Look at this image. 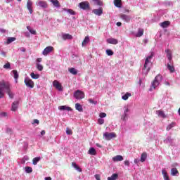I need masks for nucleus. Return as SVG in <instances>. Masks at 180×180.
I'll return each instance as SVG.
<instances>
[{"label":"nucleus","instance_id":"nucleus-1","mask_svg":"<svg viewBox=\"0 0 180 180\" xmlns=\"http://www.w3.org/2000/svg\"><path fill=\"white\" fill-rule=\"evenodd\" d=\"M0 85H1V86H5L6 92L8 95L9 98L11 99H13L14 94L12 92V90H11V83L6 82L5 80H1L0 81Z\"/></svg>","mask_w":180,"mask_h":180},{"label":"nucleus","instance_id":"nucleus-2","mask_svg":"<svg viewBox=\"0 0 180 180\" xmlns=\"http://www.w3.org/2000/svg\"><path fill=\"white\" fill-rule=\"evenodd\" d=\"M153 57H154V53H151L150 56H148L145 60V64L143 65L142 72V74L144 75H147L148 74V71H150V68H147V65L151 63V58H153Z\"/></svg>","mask_w":180,"mask_h":180},{"label":"nucleus","instance_id":"nucleus-3","mask_svg":"<svg viewBox=\"0 0 180 180\" xmlns=\"http://www.w3.org/2000/svg\"><path fill=\"white\" fill-rule=\"evenodd\" d=\"M161 79H162V77L160 75H157L155 77L154 81L152 83V85L150 86V88L149 89V91L151 92V91H153V89H155V88H157V86H158L160 85V81H161Z\"/></svg>","mask_w":180,"mask_h":180},{"label":"nucleus","instance_id":"nucleus-4","mask_svg":"<svg viewBox=\"0 0 180 180\" xmlns=\"http://www.w3.org/2000/svg\"><path fill=\"white\" fill-rule=\"evenodd\" d=\"M78 6L80 9H82L83 11H89V9H91L89 2L86 1H82L79 4Z\"/></svg>","mask_w":180,"mask_h":180},{"label":"nucleus","instance_id":"nucleus-5","mask_svg":"<svg viewBox=\"0 0 180 180\" xmlns=\"http://www.w3.org/2000/svg\"><path fill=\"white\" fill-rule=\"evenodd\" d=\"M74 98L77 100L84 99L85 98V93L81 90H77L74 93Z\"/></svg>","mask_w":180,"mask_h":180},{"label":"nucleus","instance_id":"nucleus-6","mask_svg":"<svg viewBox=\"0 0 180 180\" xmlns=\"http://www.w3.org/2000/svg\"><path fill=\"white\" fill-rule=\"evenodd\" d=\"M105 140L109 141L116 137V134L114 132H105L103 134Z\"/></svg>","mask_w":180,"mask_h":180},{"label":"nucleus","instance_id":"nucleus-7","mask_svg":"<svg viewBox=\"0 0 180 180\" xmlns=\"http://www.w3.org/2000/svg\"><path fill=\"white\" fill-rule=\"evenodd\" d=\"M24 82L27 88H34V82L29 78H25Z\"/></svg>","mask_w":180,"mask_h":180},{"label":"nucleus","instance_id":"nucleus-8","mask_svg":"<svg viewBox=\"0 0 180 180\" xmlns=\"http://www.w3.org/2000/svg\"><path fill=\"white\" fill-rule=\"evenodd\" d=\"M27 9H28L30 13H33V1L32 0H27Z\"/></svg>","mask_w":180,"mask_h":180},{"label":"nucleus","instance_id":"nucleus-9","mask_svg":"<svg viewBox=\"0 0 180 180\" xmlns=\"http://www.w3.org/2000/svg\"><path fill=\"white\" fill-rule=\"evenodd\" d=\"M53 50H54V48L53 46H47L46 47L43 52L42 54L43 56H47L49 53H51V51H53Z\"/></svg>","mask_w":180,"mask_h":180},{"label":"nucleus","instance_id":"nucleus-10","mask_svg":"<svg viewBox=\"0 0 180 180\" xmlns=\"http://www.w3.org/2000/svg\"><path fill=\"white\" fill-rule=\"evenodd\" d=\"M92 12L96 16H101L103 14V9L102 8L93 9Z\"/></svg>","mask_w":180,"mask_h":180},{"label":"nucleus","instance_id":"nucleus-11","mask_svg":"<svg viewBox=\"0 0 180 180\" xmlns=\"http://www.w3.org/2000/svg\"><path fill=\"white\" fill-rule=\"evenodd\" d=\"M53 86L54 88L58 89V91H63V86H61V84L58 82V81L55 80L53 82Z\"/></svg>","mask_w":180,"mask_h":180},{"label":"nucleus","instance_id":"nucleus-12","mask_svg":"<svg viewBox=\"0 0 180 180\" xmlns=\"http://www.w3.org/2000/svg\"><path fill=\"white\" fill-rule=\"evenodd\" d=\"M120 18L124 22H126L127 23H129L130 20H131V17L130 15H127L126 14H122L120 15Z\"/></svg>","mask_w":180,"mask_h":180},{"label":"nucleus","instance_id":"nucleus-13","mask_svg":"<svg viewBox=\"0 0 180 180\" xmlns=\"http://www.w3.org/2000/svg\"><path fill=\"white\" fill-rule=\"evenodd\" d=\"M156 115H158L159 117H162V119H167V115H165V113L162 110H157Z\"/></svg>","mask_w":180,"mask_h":180},{"label":"nucleus","instance_id":"nucleus-14","mask_svg":"<svg viewBox=\"0 0 180 180\" xmlns=\"http://www.w3.org/2000/svg\"><path fill=\"white\" fill-rule=\"evenodd\" d=\"M38 5L39 6H41V8H43L44 9H46L49 6V4H47V2L44 1H39L38 3Z\"/></svg>","mask_w":180,"mask_h":180},{"label":"nucleus","instance_id":"nucleus-15","mask_svg":"<svg viewBox=\"0 0 180 180\" xmlns=\"http://www.w3.org/2000/svg\"><path fill=\"white\" fill-rule=\"evenodd\" d=\"M112 161H114V162H118L119 161H123V156H122L120 155H117L112 158Z\"/></svg>","mask_w":180,"mask_h":180},{"label":"nucleus","instance_id":"nucleus-16","mask_svg":"<svg viewBox=\"0 0 180 180\" xmlns=\"http://www.w3.org/2000/svg\"><path fill=\"white\" fill-rule=\"evenodd\" d=\"M107 43H109V44H117L119 41L115 38H109L107 39Z\"/></svg>","mask_w":180,"mask_h":180},{"label":"nucleus","instance_id":"nucleus-17","mask_svg":"<svg viewBox=\"0 0 180 180\" xmlns=\"http://www.w3.org/2000/svg\"><path fill=\"white\" fill-rule=\"evenodd\" d=\"M165 53H167V60H169V63L171 64L172 61V54L171 53V52H169V50L168 49L165 50Z\"/></svg>","mask_w":180,"mask_h":180},{"label":"nucleus","instance_id":"nucleus-18","mask_svg":"<svg viewBox=\"0 0 180 180\" xmlns=\"http://www.w3.org/2000/svg\"><path fill=\"white\" fill-rule=\"evenodd\" d=\"M162 174L163 176V179L170 180L169 176H168V173L167 172V170H165V169H162Z\"/></svg>","mask_w":180,"mask_h":180},{"label":"nucleus","instance_id":"nucleus-19","mask_svg":"<svg viewBox=\"0 0 180 180\" xmlns=\"http://www.w3.org/2000/svg\"><path fill=\"white\" fill-rule=\"evenodd\" d=\"M72 167H73L75 168V169L76 171H77V172H82V169H81V167H79V166H78V165H77V163L72 162Z\"/></svg>","mask_w":180,"mask_h":180},{"label":"nucleus","instance_id":"nucleus-20","mask_svg":"<svg viewBox=\"0 0 180 180\" xmlns=\"http://www.w3.org/2000/svg\"><path fill=\"white\" fill-rule=\"evenodd\" d=\"M75 109L76 110H78V112H84V108H82V105L79 103H77L75 104Z\"/></svg>","mask_w":180,"mask_h":180},{"label":"nucleus","instance_id":"nucleus-21","mask_svg":"<svg viewBox=\"0 0 180 180\" xmlns=\"http://www.w3.org/2000/svg\"><path fill=\"white\" fill-rule=\"evenodd\" d=\"M50 1L51 2V4H53L55 8H60V1H58V0H50Z\"/></svg>","mask_w":180,"mask_h":180},{"label":"nucleus","instance_id":"nucleus-22","mask_svg":"<svg viewBox=\"0 0 180 180\" xmlns=\"http://www.w3.org/2000/svg\"><path fill=\"white\" fill-rule=\"evenodd\" d=\"M114 5L116 8H122V0H114Z\"/></svg>","mask_w":180,"mask_h":180},{"label":"nucleus","instance_id":"nucleus-23","mask_svg":"<svg viewBox=\"0 0 180 180\" xmlns=\"http://www.w3.org/2000/svg\"><path fill=\"white\" fill-rule=\"evenodd\" d=\"M68 71L70 72V74H72V75H77L78 74V70H77V69L75 68H69Z\"/></svg>","mask_w":180,"mask_h":180},{"label":"nucleus","instance_id":"nucleus-24","mask_svg":"<svg viewBox=\"0 0 180 180\" xmlns=\"http://www.w3.org/2000/svg\"><path fill=\"white\" fill-rule=\"evenodd\" d=\"M88 154H90V155H96V150L94 148H90Z\"/></svg>","mask_w":180,"mask_h":180},{"label":"nucleus","instance_id":"nucleus-25","mask_svg":"<svg viewBox=\"0 0 180 180\" xmlns=\"http://www.w3.org/2000/svg\"><path fill=\"white\" fill-rule=\"evenodd\" d=\"M176 126V122H172L171 124L167 125L166 130H167V131H169V130H171V129H172V127H175Z\"/></svg>","mask_w":180,"mask_h":180},{"label":"nucleus","instance_id":"nucleus-26","mask_svg":"<svg viewBox=\"0 0 180 180\" xmlns=\"http://www.w3.org/2000/svg\"><path fill=\"white\" fill-rule=\"evenodd\" d=\"M4 89H5V86H2L0 85V99L4 98L5 93H4Z\"/></svg>","mask_w":180,"mask_h":180},{"label":"nucleus","instance_id":"nucleus-27","mask_svg":"<svg viewBox=\"0 0 180 180\" xmlns=\"http://www.w3.org/2000/svg\"><path fill=\"white\" fill-rule=\"evenodd\" d=\"M167 70L170 71V72H175V68L173 65H171V63H167Z\"/></svg>","mask_w":180,"mask_h":180},{"label":"nucleus","instance_id":"nucleus-28","mask_svg":"<svg viewBox=\"0 0 180 180\" xmlns=\"http://www.w3.org/2000/svg\"><path fill=\"white\" fill-rule=\"evenodd\" d=\"M146 160H147V153H143L141 155V162H144V161H146Z\"/></svg>","mask_w":180,"mask_h":180},{"label":"nucleus","instance_id":"nucleus-29","mask_svg":"<svg viewBox=\"0 0 180 180\" xmlns=\"http://www.w3.org/2000/svg\"><path fill=\"white\" fill-rule=\"evenodd\" d=\"M89 43V37H85L84 39L83 40V42L82 44V47L84 46H86V44Z\"/></svg>","mask_w":180,"mask_h":180},{"label":"nucleus","instance_id":"nucleus-30","mask_svg":"<svg viewBox=\"0 0 180 180\" xmlns=\"http://www.w3.org/2000/svg\"><path fill=\"white\" fill-rule=\"evenodd\" d=\"M129 96H131V93L127 92L124 96H122V99H123V101H127Z\"/></svg>","mask_w":180,"mask_h":180},{"label":"nucleus","instance_id":"nucleus-31","mask_svg":"<svg viewBox=\"0 0 180 180\" xmlns=\"http://www.w3.org/2000/svg\"><path fill=\"white\" fill-rule=\"evenodd\" d=\"M144 34V30L143 29H139L137 34H136V37H141Z\"/></svg>","mask_w":180,"mask_h":180},{"label":"nucleus","instance_id":"nucleus-32","mask_svg":"<svg viewBox=\"0 0 180 180\" xmlns=\"http://www.w3.org/2000/svg\"><path fill=\"white\" fill-rule=\"evenodd\" d=\"M16 109H18V102H14L12 104L11 110L13 112H16Z\"/></svg>","mask_w":180,"mask_h":180},{"label":"nucleus","instance_id":"nucleus-33","mask_svg":"<svg viewBox=\"0 0 180 180\" xmlns=\"http://www.w3.org/2000/svg\"><path fill=\"white\" fill-rule=\"evenodd\" d=\"M160 25L161 26V27L163 28L168 27V26H169V21H165L163 22H161Z\"/></svg>","mask_w":180,"mask_h":180},{"label":"nucleus","instance_id":"nucleus-34","mask_svg":"<svg viewBox=\"0 0 180 180\" xmlns=\"http://www.w3.org/2000/svg\"><path fill=\"white\" fill-rule=\"evenodd\" d=\"M176 174H179L178 169L176 168H172L171 169V175L172 176H175V175H176Z\"/></svg>","mask_w":180,"mask_h":180},{"label":"nucleus","instance_id":"nucleus-35","mask_svg":"<svg viewBox=\"0 0 180 180\" xmlns=\"http://www.w3.org/2000/svg\"><path fill=\"white\" fill-rule=\"evenodd\" d=\"M41 158L40 157H36L32 160V164L33 165H37V162L40 161Z\"/></svg>","mask_w":180,"mask_h":180},{"label":"nucleus","instance_id":"nucleus-36","mask_svg":"<svg viewBox=\"0 0 180 180\" xmlns=\"http://www.w3.org/2000/svg\"><path fill=\"white\" fill-rule=\"evenodd\" d=\"M94 3V5H97V6H102L103 5V4L102 3V1H101V0H91Z\"/></svg>","mask_w":180,"mask_h":180},{"label":"nucleus","instance_id":"nucleus-37","mask_svg":"<svg viewBox=\"0 0 180 180\" xmlns=\"http://www.w3.org/2000/svg\"><path fill=\"white\" fill-rule=\"evenodd\" d=\"M119 175L117 174H112L110 177H108V180H116Z\"/></svg>","mask_w":180,"mask_h":180},{"label":"nucleus","instance_id":"nucleus-38","mask_svg":"<svg viewBox=\"0 0 180 180\" xmlns=\"http://www.w3.org/2000/svg\"><path fill=\"white\" fill-rule=\"evenodd\" d=\"M30 76L33 79H39V77H40L39 74H34V72H32Z\"/></svg>","mask_w":180,"mask_h":180},{"label":"nucleus","instance_id":"nucleus-39","mask_svg":"<svg viewBox=\"0 0 180 180\" xmlns=\"http://www.w3.org/2000/svg\"><path fill=\"white\" fill-rule=\"evenodd\" d=\"M27 30H29L30 33H31V34H37V32H36V30L30 28V26H27Z\"/></svg>","mask_w":180,"mask_h":180},{"label":"nucleus","instance_id":"nucleus-40","mask_svg":"<svg viewBox=\"0 0 180 180\" xmlns=\"http://www.w3.org/2000/svg\"><path fill=\"white\" fill-rule=\"evenodd\" d=\"M15 40H16V38L15 37H8L7 39V44H11V43H13Z\"/></svg>","mask_w":180,"mask_h":180},{"label":"nucleus","instance_id":"nucleus-41","mask_svg":"<svg viewBox=\"0 0 180 180\" xmlns=\"http://www.w3.org/2000/svg\"><path fill=\"white\" fill-rule=\"evenodd\" d=\"M164 143H165L166 144H171V143H172V139H171V137L168 136L165 141Z\"/></svg>","mask_w":180,"mask_h":180},{"label":"nucleus","instance_id":"nucleus-42","mask_svg":"<svg viewBox=\"0 0 180 180\" xmlns=\"http://www.w3.org/2000/svg\"><path fill=\"white\" fill-rule=\"evenodd\" d=\"M105 53L107 54V56H113V54H115L113 51H112L111 49H107L105 51Z\"/></svg>","mask_w":180,"mask_h":180},{"label":"nucleus","instance_id":"nucleus-43","mask_svg":"<svg viewBox=\"0 0 180 180\" xmlns=\"http://www.w3.org/2000/svg\"><path fill=\"white\" fill-rule=\"evenodd\" d=\"M59 110H68V106L67 105H60L58 107Z\"/></svg>","mask_w":180,"mask_h":180},{"label":"nucleus","instance_id":"nucleus-44","mask_svg":"<svg viewBox=\"0 0 180 180\" xmlns=\"http://www.w3.org/2000/svg\"><path fill=\"white\" fill-rule=\"evenodd\" d=\"M12 72L14 75L15 79H18V78H19V74H18V71L14 70L12 71Z\"/></svg>","mask_w":180,"mask_h":180},{"label":"nucleus","instance_id":"nucleus-45","mask_svg":"<svg viewBox=\"0 0 180 180\" xmlns=\"http://www.w3.org/2000/svg\"><path fill=\"white\" fill-rule=\"evenodd\" d=\"M124 115L128 116V115H129L128 113H129V112H130V110H129V108H128L127 106H124Z\"/></svg>","mask_w":180,"mask_h":180},{"label":"nucleus","instance_id":"nucleus-46","mask_svg":"<svg viewBox=\"0 0 180 180\" xmlns=\"http://www.w3.org/2000/svg\"><path fill=\"white\" fill-rule=\"evenodd\" d=\"M36 67L39 71H43V65H41L40 63H37Z\"/></svg>","mask_w":180,"mask_h":180},{"label":"nucleus","instance_id":"nucleus-47","mask_svg":"<svg viewBox=\"0 0 180 180\" xmlns=\"http://www.w3.org/2000/svg\"><path fill=\"white\" fill-rule=\"evenodd\" d=\"M25 171L28 174H30V173L33 172V169H32V167H25Z\"/></svg>","mask_w":180,"mask_h":180},{"label":"nucleus","instance_id":"nucleus-48","mask_svg":"<svg viewBox=\"0 0 180 180\" xmlns=\"http://www.w3.org/2000/svg\"><path fill=\"white\" fill-rule=\"evenodd\" d=\"M4 68H5L6 70H9V68H11V63L9 62H8L7 63H6L4 65Z\"/></svg>","mask_w":180,"mask_h":180},{"label":"nucleus","instance_id":"nucleus-49","mask_svg":"<svg viewBox=\"0 0 180 180\" xmlns=\"http://www.w3.org/2000/svg\"><path fill=\"white\" fill-rule=\"evenodd\" d=\"M72 58H75V61H78L79 60V57L77 54H72Z\"/></svg>","mask_w":180,"mask_h":180},{"label":"nucleus","instance_id":"nucleus-50","mask_svg":"<svg viewBox=\"0 0 180 180\" xmlns=\"http://www.w3.org/2000/svg\"><path fill=\"white\" fill-rule=\"evenodd\" d=\"M121 120H123L124 122H126L127 120V115L123 114L122 116H121Z\"/></svg>","mask_w":180,"mask_h":180},{"label":"nucleus","instance_id":"nucleus-51","mask_svg":"<svg viewBox=\"0 0 180 180\" xmlns=\"http://www.w3.org/2000/svg\"><path fill=\"white\" fill-rule=\"evenodd\" d=\"M98 124H103V123H105V120H103L102 118H99L98 120Z\"/></svg>","mask_w":180,"mask_h":180},{"label":"nucleus","instance_id":"nucleus-52","mask_svg":"<svg viewBox=\"0 0 180 180\" xmlns=\"http://www.w3.org/2000/svg\"><path fill=\"white\" fill-rule=\"evenodd\" d=\"M89 103H92L93 105H96V103H98V101H95L92 98H89Z\"/></svg>","mask_w":180,"mask_h":180},{"label":"nucleus","instance_id":"nucleus-53","mask_svg":"<svg viewBox=\"0 0 180 180\" xmlns=\"http://www.w3.org/2000/svg\"><path fill=\"white\" fill-rule=\"evenodd\" d=\"M62 37L63 40H67L68 39V34H62Z\"/></svg>","mask_w":180,"mask_h":180},{"label":"nucleus","instance_id":"nucleus-54","mask_svg":"<svg viewBox=\"0 0 180 180\" xmlns=\"http://www.w3.org/2000/svg\"><path fill=\"white\" fill-rule=\"evenodd\" d=\"M99 117L101 118V119H103V117H106V113L105 112H101L99 114Z\"/></svg>","mask_w":180,"mask_h":180},{"label":"nucleus","instance_id":"nucleus-55","mask_svg":"<svg viewBox=\"0 0 180 180\" xmlns=\"http://www.w3.org/2000/svg\"><path fill=\"white\" fill-rule=\"evenodd\" d=\"M124 165H126L127 167H130V161L129 160H125L124 162Z\"/></svg>","mask_w":180,"mask_h":180},{"label":"nucleus","instance_id":"nucleus-56","mask_svg":"<svg viewBox=\"0 0 180 180\" xmlns=\"http://www.w3.org/2000/svg\"><path fill=\"white\" fill-rule=\"evenodd\" d=\"M68 13H70V15H75V11L68 9Z\"/></svg>","mask_w":180,"mask_h":180},{"label":"nucleus","instance_id":"nucleus-57","mask_svg":"<svg viewBox=\"0 0 180 180\" xmlns=\"http://www.w3.org/2000/svg\"><path fill=\"white\" fill-rule=\"evenodd\" d=\"M1 116H2L3 117H6V116H8V113L4 112H1Z\"/></svg>","mask_w":180,"mask_h":180},{"label":"nucleus","instance_id":"nucleus-58","mask_svg":"<svg viewBox=\"0 0 180 180\" xmlns=\"http://www.w3.org/2000/svg\"><path fill=\"white\" fill-rule=\"evenodd\" d=\"M94 176L96 180H101V176L99 174H96Z\"/></svg>","mask_w":180,"mask_h":180},{"label":"nucleus","instance_id":"nucleus-59","mask_svg":"<svg viewBox=\"0 0 180 180\" xmlns=\"http://www.w3.org/2000/svg\"><path fill=\"white\" fill-rule=\"evenodd\" d=\"M134 162L138 165L139 162H140V160L139 159H134Z\"/></svg>","mask_w":180,"mask_h":180},{"label":"nucleus","instance_id":"nucleus-60","mask_svg":"<svg viewBox=\"0 0 180 180\" xmlns=\"http://www.w3.org/2000/svg\"><path fill=\"white\" fill-rule=\"evenodd\" d=\"M1 55L3 56V57H6V52L5 51H1Z\"/></svg>","mask_w":180,"mask_h":180},{"label":"nucleus","instance_id":"nucleus-61","mask_svg":"<svg viewBox=\"0 0 180 180\" xmlns=\"http://www.w3.org/2000/svg\"><path fill=\"white\" fill-rule=\"evenodd\" d=\"M39 120H37V119L34 120L33 124H39Z\"/></svg>","mask_w":180,"mask_h":180},{"label":"nucleus","instance_id":"nucleus-62","mask_svg":"<svg viewBox=\"0 0 180 180\" xmlns=\"http://www.w3.org/2000/svg\"><path fill=\"white\" fill-rule=\"evenodd\" d=\"M41 61H42L41 58H38L37 59V63H41Z\"/></svg>","mask_w":180,"mask_h":180},{"label":"nucleus","instance_id":"nucleus-63","mask_svg":"<svg viewBox=\"0 0 180 180\" xmlns=\"http://www.w3.org/2000/svg\"><path fill=\"white\" fill-rule=\"evenodd\" d=\"M44 134H46V131L42 130V131H41V136H44Z\"/></svg>","mask_w":180,"mask_h":180},{"label":"nucleus","instance_id":"nucleus-64","mask_svg":"<svg viewBox=\"0 0 180 180\" xmlns=\"http://www.w3.org/2000/svg\"><path fill=\"white\" fill-rule=\"evenodd\" d=\"M45 180H51V177H46Z\"/></svg>","mask_w":180,"mask_h":180}]
</instances>
